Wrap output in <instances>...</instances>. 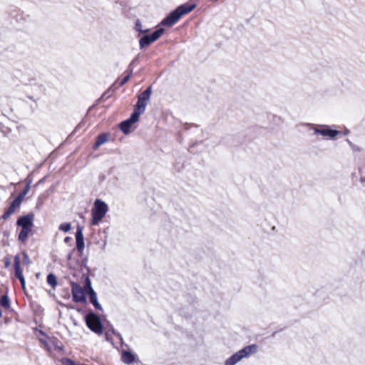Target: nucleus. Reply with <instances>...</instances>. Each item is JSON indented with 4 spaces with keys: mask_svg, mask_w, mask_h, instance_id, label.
Listing matches in <instances>:
<instances>
[{
    "mask_svg": "<svg viewBox=\"0 0 365 365\" xmlns=\"http://www.w3.org/2000/svg\"><path fill=\"white\" fill-rule=\"evenodd\" d=\"M27 190H28V187L26 189H24L21 192H20V194L18 195V197H16V198H19L20 202H21L23 197L27 192Z\"/></svg>",
    "mask_w": 365,
    "mask_h": 365,
    "instance_id": "c756f323",
    "label": "nucleus"
},
{
    "mask_svg": "<svg viewBox=\"0 0 365 365\" xmlns=\"http://www.w3.org/2000/svg\"><path fill=\"white\" fill-rule=\"evenodd\" d=\"M83 289L85 290L86 294H88L91 292V291H94L91 287V280L88 277L85 279V285Z\"/></svg>",
    "mask_w": 365,
    "mask_h": 365,
    "instance_id": "5701e85b",
    "label": "nucleus"
},
{
    "mask_svg": "<svg viewBox=\"0 0 365 365\" xmlns=\"http://www.w3.org/2000/svg\"><path fill=\"white\" fill-rule=\"evenodd\" d=\"M87 327L94 333L101 335L103 332V326L100 317L93 312H89L85 317Z\"/></svg>",
    "mask_w": 365,
    "mask_h": 365,
    "instance_id": "7ed1b4c3",
    "label": "nucleus"
},
{
    "mask_svg": "<svg viewBox=\"0 0 365 365\" xmlns=\"http://www.w3.org/2000/svg\"><path fill=\"white\" fill-rule=\"evenodd\" d=\"M39 341L43 345V348L46 349L48 352L51 353V339L49 341H47L46 339H40Z\"/></svg>",
    "mask_w": 365,
    "mask_h": 365,
    "instance_id": "393cba45",
    "label": "nucleus"
},
{
    "mask_svg": "<svg viewBox=\"0 0 365 365\" xmlns=\"http://www.w3.org/2000/svg\"><path fill=\"white\" fill-rule=\"evenodd\" d=\"M34 215L33 213H29L26 215L20 217L16 222V225L21 228L33 227Z\"/></svg>",
    "mask_w": 365,
    "mask_h": 365,
    "instance_id": "9d476101",
    "label": "nucleus"
},
{
    "mask_svg": "<svg viewBox=\"0 0 365 365\" xmlns=\"http://www.w3.org/2000/svg\"><path fill=\"white\" fill-rule=\"evenodd\" d=\"M131 76H132L131 71L129 72L128 73H127L125 76H124L120 81V83H119L120 86H123L124 84H125L129 81Z\"/></svg>",
    "mask_w": 365,
    "mask_h": 365,
    "instance_id": "c85d7f7f",
    "label": "nucleus"
},
{
    "mask_svg": "<svg viewBox=\"0 0 365 365\" xmlns=\"http://www.w3.org/2000/svg\"><path fill=\"white\" fill-rule=\"evenodd\" d=\"M4 309V312L6 314L5 317V322H7V318H14L16 316V312L11 307L10 300L7 295H1V309ZM3 314V311L1 310V314Z\"/></svg>",
    "mask_w": 365,
    "mask_h": 365,
    "instance_id": "6e6552de",
    "label": "nucleus"
},
{
    "mask_svg": "<svg viewBox=\"0 0 365 365\" xmlns=\"http://www.w3.org/2000/svg\"><path fill=\"white\" fill-rule=\"evenodd\" d=\"M4 264L6 267H9L11 264V258L9 257H5L4 259Z\"/></svg>",
    "mask_w": 365,
    "mask_h": 365,
    "instance_id": "7c9ffc66",
    "label": "nucleus"
},
{
    "mask_svg": "<svg viewBox=\"0 0 365 365\" xmlns=\"http://www.w3.org/2000/svg\"><path fill=\"white\" fill-rule=\"evenodd\" d=\"M39 341L43 345V348L46 349L48 352L51 353V339L49 341H47L46 339H40Z\"/></svg>",
    "mask_w": 365,
    "mask_h": 365,
    "instance_id": "bb28decb",
    "label": "nucleus"
},
{
    "mask_svg": "<svg viewBox=\"0 0 365 365\" xmlns=\"http://www.w3.org/2000/svg\"><path fill=\"white\" fill-rule=\"evenodd\" d=\"M121 359L125 364H131L135 361V356L130 351H123L121 354Z\"/></svg>",
    "mask_w": 365,
    "mask_h": 365,
    "instance_id": "f3484780",
    "label": "nucleus"
},
{
    "mask_svg": "<svg viewBox=\"0 0 365 365\" xmlns=\"http://www.w3.org/2000/svg\"><path fill=\"white\" fill-rule=\"evenodd\" d=\"M195 8V4H184L179 6L176 9L172 11L166 18H165L161 24L163 26H172L176 24L180 18L191 12Z\"/></svg>",
    "mask_w": 365,
    "mask_h": 365,
    "instance_id": "f257e3e1",
    "label": "nucleus"
},
{
    "mask_svg": "<svg viewBox=\"0 0 365 365\" xmlns=\"http://www.w3.org/2000/svg\"><path fill=\"white\" fill-rule=\"evenodd\" d=\"M21 262L19 255H16L14 258V276L20 281L22 289L24 291L26 288V282L21 267Z\"/></svg>",
    "mask_w": 365,
    "mask_h": 365,
    "instance_id": "0eeeda50",
    "label": "nucleus"
},
{
    "mask_svg": "<svg viewBox=\"0 0 365 365\" xmlns=\"http://www.w3.org/2000/svg\"><path fill=\"white\" fill-rule=\"evenodd\" d=\"M39 341L43 345V348L46 349L48 352L51 353V339L49 341H47L46 339H40Z\"/></svg>",
    "mask_w": 365,
    "mask_h": 365,
    "instance_id": "b1692460",
    "label": "nucleus"
},
{
    "mask_svg": "<svg viewBox=\"0 0 365 365\" xmlns=\"http://www.w3.org/2000/svg\"><path fill=\"white\" fill-rule=\"evenodd\" d=\"M21 205L19 198H15L11 205L9 207V208L4 212V215H2V217L4 219H7L9 217V216L14 213L16 210Z\"/></svg>",
    "mask_w": 365,
    "mask_h": 365,
    "instance_id": "f8f14e48",
    "label": "nucleus"
},
{
    "mask_svg": "<svg viewBox=\"0 0 365 365\" xmlns=\"http://www.w3.org/2000/svg\"><path fill=\"white\" fill-rule=\"evenodd\" d=\"M51 349H53L55 350H63V346L58 344V340L56 338H52L51 339Z\"/></svg>",
    "mask_w": 365,
    "mask_h": 365,
    "instance_id": "4be33fe9",
    "label": "nucleus"
},
{
    "mask_svg": "<svg viewBox=\"0 0 365 365\" xmlns=\"http://www.w3.org/2000/svg\"><path fill=\"white\" fill-rule=\"evenodd\" d=\"M38 87H39V89H40L41 91H43V90L42 85H40Z\"/></svg>",
    "mask_w": 365,
    "mask_h": 365,
    "instance_id": "72a5a7b5",
    "label": "nucleus"
},
{
    "mask_svg": "<svg viewBox=\"0 0 365 365\" xmlns=\"http://www.w3.org/2000/svg\"><path fill=\"white\" fill-rule=\"evenodd\" d=\"M108 211V205L103 200L96 199L91 209V225L93 226L98 225L105 217Z\"/></svg>",
    "mask_w": 365,
    "mask_h": 365,
    "instance_id": "f03ea898",
    "label": "nucleus"
},
{
    "mask_svg": "<svg viewBox=\"0 0 365 365\" xmlns=\"http://www.w3.org/2000/svg\"><path fill=\"white\" fill-rule=\"evenodd\" d=\"M39 341L43 345V348L46 349L48 352L51 353V339L49 341H47L46 339H40Z\"/></svg>",
    "mask_w": 365,
    "mask_h": 365,
    "instance_id": "a878e982",
    "label": "nucleus"
},
{
    "mask_svg": "<svg viewBox=\"0 0 365 365\" xmlns=\"http://www.w3.org/2000/svg\"><path fill=\"white\" fill-rule=\"evenodd\" d=\"M242 359H243V357L240 354V352L237 351L225 361V365H235Z\"/></svg>",
    "mask_w": 365,
    "mask_h": 365,
    "instance_id": "dca6fc26",
    "label": "nucleus"
},
{
    "mask_svg": "<svg viewBox=\"0 0 365 365\" xmlns=\"http://www.w3.org/2000/svg\"><path fill=\"white\" fill-rule=\"evenodd\" d=\"M110 134L108 133H102L96 137V140L93 145V150H97L101 145L109 140Z\"/></svg>",
    "mask_w": 365,
    "mask_h": 365,
    "instance_id": "ddd939ff",
    "label": "nucleus"
},
{
    "mask_svg": "<svg viewBox=\"0 0 365 365\" xmlns=\"http://www.w3.org/2000/svg\"><path fill=\"white\" fill-rule=\"evenodd\" d=\"M73 301L76 303H84L86 301L83 288L76 282L71 283Z\"/></svg>",
    "mask_w": 365,
    "mask_h": 365,
    "instance_id": "20e7f679",
    "label": "nucleus"
},
{
    "mask_svg": "<svg viewBox=\"0 0 365 365\" xmlns=\"http://www.w3.org/2000/svg\"><path fill=\"white\" fill-rule=\"evenodd\" d=\"M132 125L133 123L127 119L120 123L119 128L124 134H128L130 131Z\"/></svg>",
    "mask_w": 365,
    "mask_h": 365,
    "instance_id": "6ab92c4d",
    "label": "nucleus"
},
{
    "mask_svg": "<svg viewBox=\"0 0 365 365\" xmlns=\"http://www.w3.org/2000/svg\"><path fill=\"white\" fill-rule=\"evenodd\" d=\"M71 240V237H65V239H64V242H65L66 243H68V242H70Z\"/></svg>",
    "mask_w": 365,
    "mask_h": 365,
    "instance_id": "473e14b6",
    "label": "nucleus"
},
{
    "mask_svg": "<svg viewBox=\"0 0 365 365\" xmlns=\"http://www.w3.org/2000/svg\"><path fill=\"white\" fill-rule=\"evenodd\" d=\"M257 346L256 344H252L247 346L242 349L241 350L238 351L240 354L242 355V356L247 357L250 356L252 354H254L257 352Z\"/></svg>",
    "mask_w": 365,
    "mask_h": 365,
    "instance_id": "4468645a",
    "label": "nucleus"
},
{
    "mask_svg": "<svg viewBox=\"0 0 365 365\" xmlns=\"http://www.w3.org/2000/svg\"><path fill=\"white\" fill-rule=\"evenodd\" d=\"M140 27H141V24H140V21H138L136 22V24H135V29H136L137 31H141V30H140Z\"/></svg>",
    "mask_w": 365,
    "mask_h": 365,
    "instance_id": "2f4dec72",
    "label": "nucleus"
},
{
    "mask_svg": "<svg viewBox=\"0 0 365 365\" xmlns=\"http://www.w3.org/2000/svg\"><path fill=\"white\" fill-rule=\"evenodd\" d=\"M76 248L79 252H82L85 247L83 227L78 225L76 232Z\"/></svg>",
    "mask_w": 365,
    "mask_h": 365,
    "instance_id": "9b49d317",
    "label": "nucleus"
},
{
    "mask_svg": "<svg viewBox=\"0 0 365 365\" xmlns=\"http://www.w3.org/2000/svg\"><path fill=\"white\" fill-rule=\"evenodd\" d=\"M152 93V87L149 86L145 91L140 93L138 96V101L135 108L141 111H145V107L148 104Z\"/></svg>",
    "mask_w": 365,
    "mask_h": 365,
    "instance_id": "423d86ee",
    "label": "nucleus"
},
{
    "mask_svg": "<svg viewBox=\"0 0 365 365\" xmlns=\"http://www.w3.org/2000/svg\"><path fill=\"white\" fill-rule=\"evenodd\" d=\"M71 228V225L70 222H64V223L61 224L59 226V230L64 232H67L70 231Z\"/></svg>",
    "mask_w": 365,
    "mask_h": 365,
    "instance_id": "cd10ccee",
    "label": "nucleus"
},
{
    "mask_svg": "<svg viewBox=\"0 0 365 365\" xmlns=\"http://www.w3.org/2000/svg\"><path fill=\"white\" fill-rule=\"evenodd\" d=\"M89 296L90 302L94 306V307L98 310H102V307L97 299V295L95 291H91V292L88 294Z\"/></svg>",
    "mask_w": 365,
    "mask_h": 365,
    "instance_id": "a211bd4d",
    "label": "nucleus"
},
{
    "mask_svg": "<svg viewBox=\"0 0 365 365\" xmlns=\"http://www.w3.org/2000/svg\"><path fill=\"white\" fill-rule=\"evenodd\" d=\"M164 33L163 29H159L155 31L150 35H146L142 37L139 41V45L140 48L147 47L151 43L157 41Z\"/></svg>",
    "mask_w": 365,
    "mask_h": 365,
    "instance_id": "39448f33",
    "label": "nucleus"
},
{
    "mask_svg": "<svg viewBox=\"0 0 365 365\" xmlns=\"http://www.w3.org/2000/svg\"><path fill=\"white\" fill-rule=\"evenodd\" d=\"M144 111H141V110H138L137 108L135 107L133 113L131 114L130 117L128 120L133 124L139 120V116Z\"/></svg>",
    "mask_w": 365,
    "mask_h": 365,
    "instance_id": "412c9836",
    "label": "nucleus"
},
{
    "mask_svg": "<svg viewBox=\"0 0 365 365\" xmlns=\"http://www.w3.org/2000/svg\"><path fill=\"white\" fill-rule=\"evenodd\" d=\"M46 282L53 289H55L58 285L57 277L53 273H50L47 275Z\"/></svg>",
    "mask_w": 365,
    "mask_h": 365,
    "instance_id": "aec40b11",
    "label": "nucleus"
},
{
    "mask_svg": "<svg viewBox=\"0 0 365 365\" xmlns=\"http://www.w3.org/2000/svg\"><path fill=\"white\" fill-rule=\"evenodd\" d=\"M33 227L21 228L18 235V240L24 243L27 241L29 236L32 234Z\"/></svg>",
    "mask_w": 365,
    "mask_h": 365,
    "instance_id": "2eb2a0df",
    "label": "nucleus"
},
{
    "mask_svg": "<svg viewBox=\"0 0 365 365\" xmlns=\"http://www.w3.org/2000/svg\"><path fill=\"white\" fill-rule=\"evenodd\" d=\"M314 130L316 134H320L324 138L330 139L334 138L339 134L338 130L331 129L329 125H322L320 128H314Z\"/></svg>",
    "mask_w": 365,
    "mask_h": 365,
    "instance_id": "1a4fd4ad",
    "label": "nucleus"
}]
</instances>
